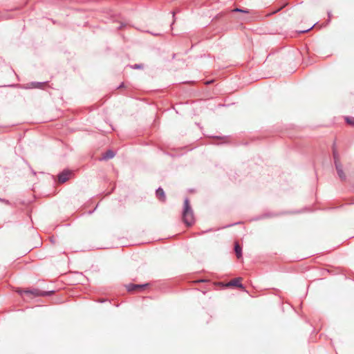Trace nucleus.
I'll return each instance as SVG.
<instances>
[{"instance_id": "nucleus-1", "label": "nucleus", "mask_w": 354, "mask_h": 354, "mask_svg": "<svg viewBox=\"0 0 354 354\" xmlns=\"http://www.w3.org/2000/svg\"><path fill=\"white\" fill-rule=\"evenodd\" d=\"M183 220L187 226L192 225L195 221L194 212L188 198H185L184 201Z\"/></svg>"}, {"instance_id": "nucleus-2", "label": "nucleus", "mask_w": 354, "mask_h": 354, "mask_svg": "<svg viewBox=\"0 0 354 354\" xmlns=\"http://www.w3.org/2000/svg\"><path fill=\"white\" fill-rule=\"evenodd\" d=\"M17 292L21 295H26L28 297L29 295H32L33 297H39V296H49L50 295L53 291H41L39 289H32V290H19Z\"/></svg>"}, {"instance_id": "nucleus-3", "label": "nucleus", "mask_w": 354, "mask_h": 354, "mask_svg": "<svg viewBox=\"0 0 354 354\" xmlns=\"http://www.w3.org/2000/svg\"><path fill=\"white\" fill-rule=\"evenodd\" d=\"M71 172L68 170H64L58 175V181L60 183H64L69 179Z\"/></svg>"}, {"instance_id": "nucleus-4", "label": "nucleus", "mask_w": 354, "mask_h": 354, "mask_svg": "<svg viewBox=\"0 0 354 354\" xmlns=\"http://www.w3.org/2000/svg\"><path fill=\"white\" fill-rule=\"evenodd\" d=\"M147 286H148V283H145V284L129 283L126 286V288L129 292H131V291H134L136 290H142Z\"/></svg>"}, {"instance_id": "nucleus-5", "label": "nucleus", "mask_w": 354, "mask_h": 354, "mask_svg": "<svg viewBox=\"0 0 354 354\" xmlns=\"http://www.w3.org/2000/svg\"><path fill=\"white\" fill-rule=\"evenodd\" d=\"M335 168L337 170V173L338 174V176L341 180H345L346 179V175L342 169V165L341 163H337L335 165Z\"/></svg>"}, {"instance_id": "nucleus-6", "label": "nucleus", "mask_w": 354, "mask_h": 354, "mask_svg": "<svg viewBox=\"0 0 354 354\" xmlns=\"http://www.w3.org/2000/svg\"><path fill=\"white\" fill-rule=\"evenodd\" d=\"M156 197L161 201L164 202L166 200V196L164 190L159 187L156 191Z\"/></svg>"}, {"instance_id": "nucleus-7", "label": "nucleus", "mask_w": 354, "mask_h": 354, "mask_svg": "<svg viewBox=\"0 0 354 354\" xmlns=\"http://www.w3.org/2000/svg\"><path fill=\"white\" fill-rule=\"evenodd\" d=\"M46 82H32L30 83V85L27 86L28 88H42L43 86L46 84Z\"/></svg>"}, {"instance_id": "nucleus-8", "label": "nucleus", "mask_w": 354, "mask_h": 354, "mask_svg": "<svg viewBox=\"0 0 354 354\" xmlns=\"http://www.w3.org/2000/svg\"><path fill=\"white\" fill-rule=\"evenodd\" d=\"M115 156V153L111 150L106 151L102 156V160H109L113 158Z\"/></svg>"}, {"instance_id": "nucleus-9", "label": "nucleus", "mask_w": 354, "mask_h": 354, "mask_svg": "<svg viewBox=\"0 0 354 354\" xmlns=\"http://www.w3.org/2000/svg\"><path fill=\"white\" fill-rule=\"evenodd\" d=\"M227 286H236V287H239V288H243L242 283H240L239 281V278H236V279H234L232 281H230Z\"/></svg>"}, {"instance_id": "nucleus-10", "label": "nucleus", "mask_w": 354, "mask_h": 354, "mask_svg": "<svg viewBox=\"0 0 354 354\" xmlns=\"http://www.w3.org/2000/svg\"><path fill=\"white\" fill-rule=\"evenodd\" d=\"M234 251L236 252V255L237 258L239 259L240 257H241V256H242V248L239 245V243H237L234 245Z\"/></svg>"}, {"instance_id": "nucleus-11", "label": "nucleus", "mask_w": 354, "mask_h": 354, "mask_svg": "<svg viewBox=\"0 0 354 354\" xmlns=\"http://www.w3.org/2000/svg\"><path fill=\"white\" fill-rule=\"evenodd\" d=\"M333 159H334L335 165L337 163H341L339 162V153L334 147H333Z\"/></svg>"}, {"instance_id": "nucleus-12", "label": "nucleus", "mask_w": 354, "mask_h": 354, "mask_svg": "<svg viewBox=\"0 0 354 354\" xmlns=\"http://www.w3.org/2000/svg\"><path fill=\"white\" fill-rule=\"evenodd\" d=\"M346 122L351 125H354V118L353 117H346L345 118Z\"/></svg>"}, {"instance_id": "nucleus-13", "label": "nucleus", "mask_w": 354, "mask_h": 354, "mask_svg": "<svg viewBox=\"0 0 354 354\" xmlns=\"http://www.w3.org/2000/svg\"><path fill=\"white\" fill-rule=\"evenodd\" d=\"M232 12H243V13H248L249 12L248 10H243V9L238 8L232 10Z\"/></svg>"}, {"instance_id": "nucleus-14", "label": "nucleus", "mask_w": 354, "mask_h": 354, "mask_svg": "<svg viewBox=\"0 0 354 354\" xmlns=\"http://www.w3.org/2000/svg\"><path fill=\"white\" fill-rule=\"evenodd\" d=\"M131 68L133 69H140L142 68V66L141 64H136L134 65L131 66Z\"/></svg>"}, {"instance_id": "nucleus-15", "label": "nucleus", "mask_w": 354, "mask_h": 354, "mask_svg": "<svg viewBox=\"0 0 354 354\" xmlns=\"http://www.w3.org/2000/svg\"><path fill=\"white\" fill-rule=\"evenodd\" d=\"M273 215L271 214H265L263 215H262L259 218H267V217H271Z\"/></svg>"}, {"instance_id": "nucleus-16", "label": "nucleus", "mask_w": 354, "mask_h": 354, "mask_svg": "<svg viewBox=\"0 0 354 354\" xmlns=\"http://www.w3.org/2000/svg\"><path fill=\"white\" fill-rule=\"evenodd\" d=\"M313 26H312V27H310V28H308L306 30H300L299 32H301V33L306 32L309 31L310 30H311L313 28Z\"/></svg>"}, {"instance_id": "nucleus-17", "label": "nucleus", "mask_w": 354, "mask_h": 354, "mask_svg": "<svg viewBox=\"0 0 354 354\" xmlns=\"http://www.w3.org/2000/svg\"><path fill=\"white\" fill-rule=\"evenodd\" d=\"M0 201L3 202V203H6V204H9V201H6V200H4V199L3 200V199H1V198H0Z\"/></svg>"}, {"instance_id": "nucleus-18", "label": "nucleus", "mask_w": 354, "mask_h": 354, "mask_svg": "<svg viewBox=\"0 0 354 354\" xmlns=\"http://www.w3.org/2000/svg\"><path fill=\"white\" fill-rule=\"evenodd\" d=\"M328 18L329 19H330L332 15H331V12H328Z\"/></svg>"}, {"instance_id": "nucleus-19", "label": "nucleus", "mask_w": 354, "mask_h": 354, "mask_svg": "<svg viewBox=\"0 0 354 354\" xmlns=\"http://www.w3.org/2000/svg\"><path fill=\"white\" fill-rule=\"evenodd\" d=\"M122 86H123V84H122L121 85H120V86H118V88H121V87H122Z\"/></svg>"}]
</instances>
